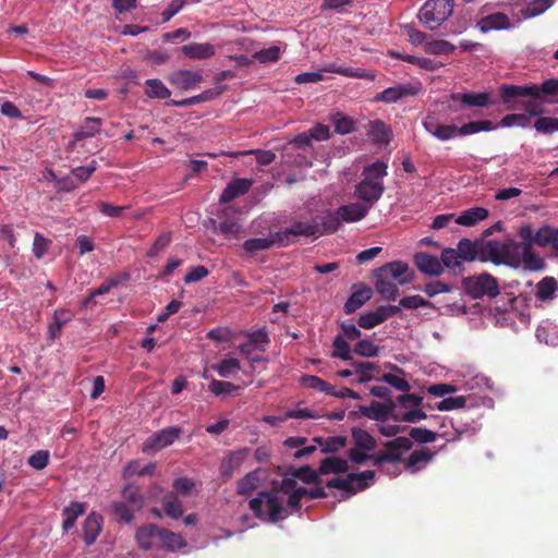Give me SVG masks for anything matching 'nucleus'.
<instances>
[{
  "mask_svg": "<svg viewBox=\"0 0 558 558\" xmlns=\"http://www.w3.org/2000/svg\"><path fill=\"white\" fill-rule=\"evenodd\" d=\"M247 456V450L230 451L227 457L221 461L219 473L223 482L232 478L235 471H238Z\"/></svg>",
  "mask_w": 558,
  "mask_h": 558,
  "instance_id": "obj_16",
  "label": "nucleus"
},
{
  "mask_svg": "<svg viewBox=\"0 0 558 558\" xmlns=\"http://www.w3.org/2000/svg\"><path fill=\"white\" fill-rule=\"evenodd\" d=\"M374 471H365L361 473H350L347 477H335L327 482L328 488H337L347 493V496L354 495L359 490H363L368 486L367 481L373 480Z\"/></svg>",
  "mask_w": 558,
  "mask_h": 558,
  "instance_id": "obj_10",
  "label": "nucleus"
},
{
  "mask_svg": "<svg viewBox=\"0 0 558 558\" xmlns=\"http://www.w3.org/2000/svg\"><path fill=\"white\" fill-rule=\"evenodd\" d=\"M145 85L146 95L150 98L167 99L171 95L169 88L158 78H149Z\"/></svg>",
  "mask_w": 558,
  "mask_h": 558,
  "instance_id": "obj_38",
  "label": "nucleus"
},
{
  "mask_svg": "<svg viewBox=\"0 0 558 558\" xmlns=\"http://www.w3.org/2000/svg\"><path fill=\"white\" fill-rule=\"evenodd\" d=\"M489 213L484 207H472L460 213L456 217L454 223L460 226L471 227L476 225L478 221L486 219Z\"/></svg>",
  "mask_w": 558,
  "mask_h": 558,
  "instance_id": "obj_27",
  "label": "nucleus"
},
{
  "mask_svg": "<svg viewBox=\"0 0 558 558\" xmlns=\"http://www.w3.org/2000/svg\"><path fill=\"white\" fill-rule=\"evenodd\" d=\"M259 485L258 471L247 473L236 481V494L247 496L252 494Z\"/></svg>",
  "mask_w": 558,
  "mask_h": 558,
  "instance_id": "obj_35",
  "label": "nucleus"
},
{
  "mask_svg": "<svg viewBox=\"0 0 558 558\" xmlns=\"http://www.w3.org/2000/svg\"><path fill=\"white\" fill-rule=\"evenodd\" d=\"M87 510L85 502L72 501L62 510L63 523L62 529L69 531L75 525V521L80 515H83Z\"/></svg>",
  "mask_w": 558,
  "mask_h": 558,
  "instance_id": "obj_26",
  "label": "nucleus"
},
{
  "mask_svg": "<svg viewBox=\"0 0 558 558\" xmlns=\"http://www.w3.org/2000/svg\"><path fill=\"white\" fill-rule=\"evenodd\" d=\"M170 82L184 90L195 88L203 81L202 71L178 70L170 74Z\"/></svg>",
  "mask_w": 558,
  "mask_h": 558,
  "instance_id": "obj_17",
  "label": "nucleus"
},
{
  "mask_svg": "<svg viewBox=\"0 0 558 558\" xmlns=\"http://www.w3.org/2000/svg\"><path fill=\"white\" fill-rule=\"evenodd\" d=\"M294 477L303 481L306 484H317L319 483V472L312 469L310 465H303L296 470H294Z\"/></svg>",
  "mask_w": 558,
  "mask_h": 558,
  "instance_id": "obj_54",
  "label": "nucleus"
},
{
  "mask_svg": "<svg viewBox=\"0 0 558 558\" xmlns=\"http://www.w3.org/2000/svg\"><path fill=\"white\" fill-rule=\"evenodd\" d=\"M486 248L484 263L490 262L496 266L505 265L519 268L522 264L527 270H542L545 267L544 259L535 253L533 246H481Z\"/></svg>",
  "mask_w": 558,
  "mask_h": 558,
  "instance_id": "obj_4",
  "label": "nucleus"
},
{
  "mask_svg": "<svg viewBox=\"0 0 558 558\" xmlns=\"http://www.w3.org/2000/svg\"><path fill=\"white\" fill-rule=\"evenodd\" d=\"M425 130L439 141H448L458 135V126L454 124H439L433 119L424 121Z\"/></svg>",
  "mask_w": 558,
  "mask_h": 558,
  "instance_id": "obj_25",
  "label": "nucleus"
},
{
  "mask_svg": "<svg viewBox=\"0 0 558 558\" xmlns=\"http://www.w3.org/2000/svg\"><path fill=\"white\" fill-rule=\"evenodd\" d=\"M386 274H389L400 286L409 284L415 278L414 271L401 260L386 263Z\"/></svg>",
  "mask_w": 558,
  "mask_h": 558,
  "instance_id": "obj_23",
  "label": "nucleus"
},
{
  "mask_svg": "<svg viewBox=\"0 0 558 558\" xmlns=\"http://www.w3.org/2000/svg\"><path fill=\"white\" fill-rule=\"evenodd\" d=\"M410 439L418 444H432L436 440L437 434L423 427H412L409 432Z\"/></svg>",
  "mask_w": 558,
  "mask_h": 558,
  "instance_id": "obj_48",
  "label": "nucleus"
},
{
  "mask_svg": "<svg viewBox=\"0 0 558 558\" xmlns=\"http://www.w3.org/2000/svg\"><path fill=\"white\" fill-rule=\"evenodd\" d=\"M364 179L356 186L355 195L361 202L350 203L340 206L336 211H327L319 221H300L292 227L278 231L270 235V239H248L243 244H278L294 242L299 235L313 240L325 233L337 231L342 222H355L364 218L369 207L380 197L384 182V161L378 160L364 169Z\"/></svg>",
  "mask_w": 558,
  "mask_h": 558,
  "instance_id": "obj_1",
  "label": "nucleus"
},
{
  "mask_svg": "<svg viewBox=\"0 0 558 558\" xmlns=\"http://www.w3.org/2000/svg\"><path fill=\"white\" fill-rule=\"evenodd\" d=\"M384 322V305L377 307L375 312L363 314L359 318V326L365 329H371Z\"/></svg>",
  "mask_w": 558,
  "mask_h": 558,
  "instance_id": "obj_41",
  "label": "nucleus"
},
{
  "mask_svg": "<svg viewBox=\"0 0 558 558\" xmlns=\"http://www.w3.org/2000/svg\"><path fill=\"white\" fill-rule=\"evenodd\" d=\"M252 185L253 180L251 179H234L230 181L220 195V203H229L234 198L244 195L250 191Z\"/></svg>",
  "mask_w": 558,
  "mask_h": 558,
  "instance_id": "obj_22",
  "label": "nucleus"
},
{
  "mask_svg": "<svg viewBox=\"0 0 558 558\" xmlns=\"http://www.w3.org/2000/svg\"><path fill=\"white\" fill-rule=\"evenodd\" d=\"M130 274L129 272H121L113 275L101 282V284L97 288L92 290V296H99L107 294L111 291V289L117 288L121 286L122 283L129 281Z\"/></svg>",
  "mask_w": 558,
  "mask_h": 558,
  "instance_id": "obj_31",
  "label": "nucleus"
},
{
  "mask_svg": "<svg viewBox=\"0 0 558 558\" xmlns=\"http://www.w3.org/2000/svg\"><path fill=\"white\" fill-rule=\"evenodd\" d=\"M352 438L356 446L355 448H361L365 451H372L376 447L375 438L362 428H353Z\"/></svg>",
  "mask_w": 558,
  "mask_h": 558,
  "instance_id": "obj_39",
  "label": "nucleus"
},
{
  "mask_svg": "<svg viewBox=\"0 0 558 558\" xmlns=\"http://www.w3.org/2000/svg\"><path fill=\"white\" fill-rule=\"evenodd\" d=\"M534 128L543 134L558 132V118L541 117L534 122Z\"/></svg>",
  "mask_w": 558,
  "mask_h": 558,
  "instance_id": "obj_53",
  "label": "nucleus"
},
{
  "mask_svg": "<svg viewBox=\"0 0 558 558\" xmlns=\"http://www.w3.org/2000/svg\"><path fill=\"white\" fill-rule=\"evenodd\" d=\"M412 446V440L404 436L386 441V474L398 475L400 473V465L405 471L414 474L433 461L435 452L430 451L427 447L414 450L404 458V454L411 450Z\"/></svg>",
  "mask_w": 558,
  "mask_h": 558,
  "instance_id": "obj_2",
  "label": "nucleus"
},
{
  "mask_svg": "<svg viewBox=\"0 0 558 558\" xmlns=\"http://www.w3.org/2000/svg\"><path fill=\"white\" fill-rule=\"evenodd\" d=\"M477 27L482 33L509 29L511 27V22L507 14L502 12H496L482 17L477 22Z\"/></svg>",
  "mask_w": 558,
  "mask_h": 558,
  "instance_id": "obj_21",
  "label": "nucleus"
},
{
  "mask_svg": "<svg viewBox=\"0 0 558 558\" xmlns=\"http://www.w3.org/2000/svg\"><path fill=\"white\" fill-rule=\"evenodd\" d=\"M500 102L506 106L508 110H517L522 105L521 99L533 97L536 94V84L529 85H513L501 84L498 88Z\"/></svg>",
  "mask_w": 558,
  "mask_h": 558,
  "instance_id": "obj_9",
  "label": "nucleus"
},
{
  "mask_svg": "<svg viewBox=\"0 0 558 558\" xmlns=\"http://www.w3.org/2000/svg\"><path fill=\"white\" fill-rule=\"evenodd\" d=\"M184 545L185 542L180 534H177L166 529H161L160 547H166L168 549L173 550L177 548H181Z\"/></svg>",
  "mask_w": 558,
  "mask_h": 558,
  "instance_id": "obj_44",
  "label": "nucleus"
},
{
  "mask_svg": "<svg viewBox=\"0 0 558 558\" xmlns=\"http://www.w3.org/2000/svg\"><path fill=\"white\" fill-rule=\"evenodd\" d=\"M302 385L327 395L335 393V386L314 375H304L302 377Z\"/></svg>",
  "mask_w": 558,
  "mask_h": 558,
  "instance_id": "obj_40",
  "label": "nucleus"
},
{
  "mask_svg": "<svg viewBox=\"0 0 558 558\" xmlns=\"http://www.w3.org/2000/svg\"><path fill=\"white\" fill-rule=\"evenodd\" d=\"M162 510L171 519H179L183 515L184 508L177 493L168 492L161 498Z\"/></svg>",
  "mask_w": 558,
  "mask_h": 558,
  "instance_id": "obj_28",
  "label": "nucleus"
},
{
  "mask_svg": "<svg viewBox=\"0 0 558 558\" xmlns=\"http://www.w3.org/2000/svg\"><path fill=\"white\" fill-rule=\"evenodd\" d=\"M240 361L238 359H225L218 365L214 366L218 375L222 378L230 377L233 373L240 369Z\"/></svg>",
  "mask_w": 558,
  "mask_h": 558,
  "instance_id": "obj_50",
  "label": "nucleus"
},
{
  "mask_svg": "<svg viewBox=\"0 0 558 558\" xmlns=\"http://www.w3.org/2000/svg\"><path fill=\"white\" fill-rule=\"evenodd\" d=\"M462 284L466 294L475 300L484 296L494 299L500 293L498 280L488 272L469 276L462 280Z\"/></svg>",
  "mask_w": 558,
  "mask_h": 558,
  "instance_id": "obj_7",
  "label": "nucleus"
},
{
  "mask_svg": "<svg viewBox=\"0 0 558 558\" xmlns=\"http://www.w3.org/2000/svg\"><path fill=\"white\" fill-rule=\"evenodd\" d=\"M386 368L398 371V374L386 373V385L393 387L398 391L408 392L411 387L404 378V372L391 364H386Z\"/></svg>",
  "mask_w": 558,
  "mask_h": 558,
  "instance_id": "obj_36",
  "label": "nucleus"
},
{
  "mask_svg": "<svg viewBox=\"0 0 558 558\" xmlns=\"http://www.w3.org/2000/svg\"><path fill=\"white\" fill-rule=\"evenodd\" d=\"M373 295V289L364 284H354L353 292L344 303V312L352 314L362 307Z\"/></svg>",
  "mask_w": 558,
  "mask_h": 558,
  "instance_id": "obj_19",
  "label": "nucleus"
},
{
  "mask_svg": "<svg viewBox=\"0 0 558 558\" xmlns=\"http://www.w3.org/2000/svg\"><path fill=\"white\" fill-rule=\"evenodd\" d=\"M421 89L422 84L418 81L386 87V102H396L398 100L415 96L421 92Z\"/></svg>",
  "mask_w": 558,
  "mask_h": 558,
  "instance_id": "obj_18",
  "label": "nucleus"
},
{
  "mask_svg": "<svg viewBox=\"0 0 558 558\" xmlns=\"http://www.w3.org/2000/svg\"><path fill=\"white\" fill-rule=\"evenodd\" d=\"M101 119L88 117L85 119L84 124L74 133L75 141H83L95 136L100 131Z\"/></svg>",
  "mask_w": 558,
  "mask_h": 558,
  "instance_id": "obj_33",
  "label": "nucleus"
},
{
  "mask_svg": "<svg viewBox=\"0 0 558 558\" xmlns=\"http://www.w3.org/2000/svg\"><path fill=\"white\" fill-rule=\"evenodd\" d=\"M216 230L223 234L226 239H232L240 231V225L233 220H226L220 222Z\"/></svg>",
  "mask_w": 558,
  "mask_h": 558,
  "instance_id": "obj_64",
  "label": "nucleus"
},
{
  "mask_svg": "<svg viewBox=\"0 0 558 558\" xmlns=\"http://www.w3.org/2000/svg\"><path fill=\"white\" fill-rule=\"evenodd\" d=\"M72 314L64 308H57L53 313V322L48 326V336L50 339H57L61 335L63 326L70 322Z\"/></svg>",
  "mask_w": 558,
  "mask_h": 558,
  "instance_id": "obj_30",
  "label": "nucleus"
},
{
  "mask_svg": "<svg viewBox=\"0 0 558 558\" xmlns=\"http://www.w3.org/2000/svg\"><path fill=\"white\" fill-rule=\"evenodd\" d=\"M331 119L335 125V131L339 134H349L354 130V121L347 116L336 113Z\"/></svg>",
  "mask_w": 558,
  "mask_h": 558,
  "instance_id": "obj_51",
  "label": "nucleus"
},
{
  "mask_svg": "<svg viewBox=\"0 0 558 558\" xmlns=\"http://www.w3.org/2000/svg\"><path fill=\"white\" fill-rule=\"evenodd\" d=\"M453 101H459L463 107L488 108L496 104L490 92L481 93H453L451 94Z\"/></svg>",
  "mask_w": 558,
  "mask_h": 558,
  "instance_id": "obj_14",
  "label": "nucleus"
},
{
  "mask_svg": "<svg viewBox=\"0 0 558 558\" xmlns=\"http://www.w3.org/2000/svg\"><path fill=\"white\" fill-rule=\"evenodd\" d=\"M113 513L119 522L130 523L134 519V512L138 511L124 501L112 504Z\"/></svg>",
  "mask_w": 558,
  "mask_h": 558,
  "instance_id": "obj_42",
  "label": "nucleus"
},
{
  "mask_svg": "<svg viewBox=\"0 0 558 558\" xmlns=\"http://www.w3.org/2000/svg\"><path fill=\"white\" fill-rule=\"evenodd\" d=\"M413 264L426 277L437 278L444 274L440 258L426 252L414 254Z\"/></svg>",
  "mask_w": 558,
  "mask_h": 558,
  "instance_id": "obj_13",
  "label": "nucleus"
},
{
  "mask_svg": "<svg viewBox=\"0 0 558 558\" xmlns=\"http://www.w3.org/2000/svg\"><path fill=\"white\" fill-rule=\"evenodd\" d=\"M485 252L486 248L481 246H457V248L447 246L440 254L442 272H445V269H448L454 276L460 275L464 271V263L475 259L484 262L482 257H485Z\"/></svg>",
  "mask_w": 558,
  "mask_h": 558,
  "instance_id": "obj_6",
  "label": "nucleus"
},
{
  "mask_svg": "<svg viewBox=\"0 0 558 558\" xmlns=\"http://www.w3.org/2000/svg\"><path fill=\"white\" fill-rule=\"evenodd\" d=\"M360 412L372 418L379 422L378 424V430L380 434L384 435V425L381 424L384 422V403L378 401H373L371 405H361Z\"/></svg>",
  "mask_w": 558,
  "mask_h": 558,
  "instance_id": "obj_37",
  "label": "nucleus"
},
{
  "mask_svg": "<svg viewBox=\"0 0 558 558\" xmlns=\"http://www.w3.org/2000/svg\"><path fill=\"white\" fill-rule=\"evenodd\" d=\"M349 470L348 461L338 457L322 460L318 472L322 475L345 473Z\"/></svg>",
  "mask_w": 558,
  "mask_h": 558,
  "instance_id": "obj_29",
  "label": "nucleus"
},
{
  "mask_svg": "<svg viewBox=\"0 0 558 558\" xmlns=\"http://www.w3.org/2000/svg\"><path fill=\"white\" fill-rule=\"evenodd\" d=\"M172 486L177 495L180 494L182 496H190L193 488L195 487V482L189 477H178L173 481Z\"/></svg>",
  "mask_w": 558,
  "mask_h": 558,
  "instance_id": "obj_59",
  "label": "nucleus"
},
{
  "mask_svg": "<svg viewBox=\"0 0 558 558\" xmlns=\"http://www.w3.org/2000/svg\"><path fill=\"white\" fill-rule=\"evenodd\" d=\"M209 275V270L202 265L191 267L184 276L186 284L198 282Z\"/></svg>",
  "mask_w": 558,
  "mask_h": 558,
  "instance_id": "obj_58",
  "label": "nucleus"
},
{
  "mask_svg": "<svg viewBox=\"0 0 558 558\" xmlns=\"http://www.w3.org/2000/svg\"><path fill=\"white\" fill-rule=\"evenodd\" d=\"M454 50V45L442 39L432 40L426 44V52L432 54H451Z\"/></svg>",
  "mask_w": 558,
  "mask_h": 558,
  "instance_id": "obj_47",
  "label": "nucleus"
},
{
  "mask_svg": "<svg viewBox=\"0 0 558 558\" xmlns=\"http://www.w3.org/2000/svg\"><path fill=\"white\" fill-rule=\"evenodd\" d=\"M161 527L156 524H145L137 529L135 538L144 550L160 548Z\"/></svg>",
  "mask_w": 558,
  "mask_h": 558,
  "instance_id": "obj_15",
  "label": "nucleus"
},
{
  "mask_svg": "<svg viewBox=\"0 0 558 558\" xmlns=\"http://www.w3.org/2000/svg\"><path fill=\"white\" fill-rule=\"evenodd\" d=\"M49 451L38 450L28 458V464L35 470H43L48 465Z\"/></svg>",
  "mask_w": 558,
  "mask_h": 558,
  "instance_id": "obj_60",
  "label": "nucleus"
},
{
  "mask_svg": "<svg viewBox=\"0 0 558 558\" xmlns=\"http://www.w3.org/2000/svg\"><path fill=\"white\" fill-rule=\"evenodd\" d=\"M281 49L279 46L272 45L268 48L255 51L253 58L260 63L275 62L280 58Z\"/></svg>",
  "mask_w": 558,
  "mask_h": 558,
  "instance_id": "obj_49",
  "label": "nucleus"
},
{
  "mask_svg": "<svg viewBox=\"0 0 558 558\" xmlns=\"http://www.w3.org/2000/svg\"><path fill=\"white\" fill-rule=\"evenodd\" d=\"M530 99L522 101V107L526 114L530 117H538L544 113V109L542 106V102L539 101L541 98L535 97H529Z\"/></svg>",
  "mask_w": 558,
  "mask_h": 558,
  "instance_id": "obj_61",
  "label": "nucleus"
},
{
  "mask_svg": "<svg viewBox=\"0 0 558 558\" xmlns=\"http://www.w3.org/2000/svg\"><path fill=\"white\" fill-rule=\"evenodd\" d=\"M399 304L405 308L411 310L432 306V303L423 299L421 295L404 296L400 300Z\"/></svg>",
  "mask_w": 558,
  "mask_h": 558,
  "instance_id": "obj_62",
  "label": "nucleus"
},
{
  "mask_svg": "<svg viewBox=\"0 0 558 558\" xmlns=\"http://www.w3.org/2000/svg\"><path fill=\"white\" fill-rule=\"evenodd\" d=\"M314 440L320 446L322 452L324 453H333L338 452L340 449L344 448L348 442V438L345 436H329L327 438L317 437Z\"/></svg>",
  "mask_w": 558,
  "mask_h": 558,
  "instance_id": "obj_34",
  "label": "nucleus"
},
{
  "mask_svg": "<svg viewBox=\"0 0 558 558\" xmlns=\"http://www.w3.org/2000/svg\"><path fill=\"white\" fill-rule=\"evenodd\" d=\"M453 12L452 0H427L420 10V21L434 31L447 21Z\"/></svg>",
  "mask_w": 558,
  "mask_h": 558,
  "instance_id": "obj_8",
  "label": "nucleus"
},
{
  "mask_svg": "<svg viewBox=\"0 0 558 558\" xmlns=\"http://www.w3.org/2000/svg\"><path fill=\"white\" fill-rule=\"evenodd\" d=\"M209 391L215 396L221 395H230L233 391L240 389V386H236L230 381H221L218 379H211L208 385Z\"/></svg>",
  "mask_w": 558,
  "mask_h": 558,
  "instance_id": "obj_52",
  "label": "nucleus"
},
{
  "mask_svg": "<svg viewBox=\"0 0 558 558\" xmlns=\"http://www.w3.org/2000/svg\"><path fill=\"white\" fill-rule=\"evenodd\" d=\"M536 94L535 98H542V95L545 96H557L558 95V78H549L544 81L541 85H536Z\"/></svg>",
  "mask_w": 558,
  "mask_h": 558,
  "instance_id": "obj_56",
  "label": "nucleus"
},
{
  "mask_svg": "<svg viewBox=\"0 0 558 558\" xmlns=\"http://www.w3.org/2000/svg\"><path fill=\"white\" fill-rule=\"evenodd\" d=\"M466 403V399L463 396L449 397L444 400L437 402L436 408L439 411H450L453 409L463 408Z\"/></svg>",
  "mask_w": 558,
  "mask_h": 558,
  "instance_id": "obj_55",
  "label": "nucleus"
},
{
  "mask_svg": "<svg viewBox=\"0 0 558 558\" xmlns=\"http://www.w3.org/2000/svg\"><path fill=\"white\" fill-rule=\"evenodd\" d=\"M333 355L342 360H351V349L349 343L341 337L337 336L333 340Z\"/></svg>",
  "mask_w": 558,
  "mask_h": 558,
  "instance_id": "obj_57",
  "label": "nucleus"
},
{
  "mask_svg": "<svg viewBox=\"0 0 558 558\" xmlns=\"http://www.w3.org/2000/svg\"><path fill=\"white\" fill-rule=\"evenodd\" d=\"M558 283L554 277H545L536 284V298L539 301H549L555 298Z\"/></svg>",
  "mask_w": 558,
  "mask_h": 558,
  "instance_id": "obj_32",
  "label": "nucleus"
},
{
  "mask_svg": "<svg viewBox=\"0 0 558 558\" xmlns=\"http://www.w3.org/2000/svg\"><path fill=\"white\" fill-rule=\"evenodd\" d=\"M296 477L294 473L290 477L282 478L279 489L262 490L257 497L250 500L248 506L254 515L260 520H267L270 523H277L288 517V512L283 507L282 500L278 497V493H292L296 487Z\"/></svg>",
  "mask_w": 558,
  "mask_h": 558,
  "instance_id": "obj_3",
  "label": "nucleus"
},
{
  "mask_svg": "<svg viewBox=\"0 0 558 558\" xmlns=\"http://www.w3.org/2000/svg\"><path fill=\"white\" fill-rule=\"evenodd\" d=\"M325 72L337 73L348 77H367L373 80L374 74L365 73L363 70H354L352 68L340 66L337 63H330L325 69Z\"/></svg>",
  "mask_w": 558,
  "mask_h": 558,
  "instance_id": "obj_43",
  "label": "nucleus"
},
{
  "mask_svg": "<svg viewBox=\"0 0 558 558\" xmlns=\"http://www.w3.org/2000/svg\"><path fill=\"white\" fill-rule=\"evenodd\" d=\"M182 434L180 427H167L147 438L142 447L143 452L153 453L172 445Z\"/></svg>",
  "mask_w": 558,
  "mask_h": 558,
  "instance_id": "obj_12",
  "label": "nucleus"
},
{
  "mask_svg": "<svg viewBox=\"0 0 558 558\" xmlns=\"http://www.w3.org/2000/svg\"><path fill=\"white\" fill-rule=\"evenodd\" d=\"M182 53L193 60H206L215 56L216 48L209 43H193L181 48Z\"/></svg>",
  "mask_w": 558,
  "mask_h": 558,
  "instance_id": "obj_24",
  "label": "nucleus"
},
{
  "mask_svg": "<svg viewBox=\"0 0 558 558\" xmlns=\"http://www.w3.org/2000/svg\"><path fill=\"white\" fill-rule=\"evenodd\" d=\"M122 497L128 505L140 510L143 506V497L140 493L138 487L134 485H126L122 490Z\"/></svg>",
  "mask_w": 558,
  "mask_h": 558,
  "instance_id": "obj_46",
  "label": "nucleus"
},
{
  "mask_svg": "<svg viewBox=\"0 0 558 558\" xmlns=\"http://www.w3.org/2000/svg\"><path fill=\"white\" fill-rule=\"evenodd\" d=\"M551 0H534L530 2L526 8H524L521 12L525 19L534 17L544 13L547 9L551 7Z\"/></svg>",
  "mask_w": 558,
  "mask_h": 558,
  "instance_id": "obj_45",
  "label": "nucleus"
},
{
  "mask_svg": "<svg viewBox=\"0 0 558 558\" xmlns=\"http://www.w3.org/2000/svg\"><path fill=\"white\" fill-rule=\"evenodd\" d=\"M423 291L427 296L433 298L440 293H448L451 291V287L448 283L441 281L428 282L424 286Z\"/></svg>",
  "mask_w": 558,
  "mask_h": 558,
  "instance_id": "obj_63",
  "label": "nucleus"
},
{
  "mask_svg": "<svg viewBox=\"0 0 558 558\" xmlns=\"http://www.w3.org/2000/svg\"><path fill=\"white\" fill-rule=\"evenodd\" d=\"M522 244H558V228L542 226L536 231L531 225L521 226L518 230Z\"/></svg>",
  "mask_w": 558,
  "mask_h": 558,
  "instance_id": "obj_11",
  "label": "nucleus"
},
{
  "mask_svg": "<svg viewBox=\"0 0 558 558\" xmlns=\"http://www.w3.org/2000/svg\"><path fill=\"white\" fill-rule=\"evenodd\" d=\"M423 397L416 393L403 392L392 397L386 388V422L388 418L405 423H417L427 417L421 408Z\"/></svg>",
  "mask_w": 558,
  "mask_h": 558,
  "instance_id": "obj_5",
  "label": "nucleus"
},
{
  "mask_svg": "<svg viewBox=\"0 0 558 558\" xmlns=\"http://www.w3.org/2000/svg\"><path fill=\"white\" fill-rule=\"evenodd\" d=\"M104 519L101 514L92 511L83 523L82 537L87 546L93 545L102 529Z\"/></svg>",
  "mask_w": 558,
  "mask_h": 558,
  "instance_id": "obj_20",
  "label": "nucleus"
}]
</instances>
